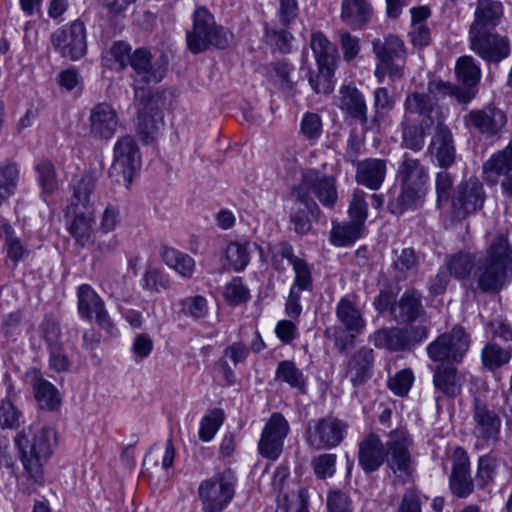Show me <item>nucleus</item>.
Returning a JSON list of instances; mask_svg holds the SVG:
<instances>
[{"instance_id": "29", "label": "nucleus", "mask_w": 512, "mask_h": 512, "mask_svg": "<svg viewBox=\"0 0 512 512\" xmlns=\"http://www.w3.org/2000/svg\"><path fill=\"white\" fill-rule=\"evenodd\" d=\"M386 161L377 158H367L356 166V181L371 190H377L386 176Z\"/></svg>"}, {"instance_id": "51", "label": "nucleus", "mask_w": 512, "mask_h": 512, "mask_svg": "<svg viewBox=\"0 0 512 512\" xmlns=\"http://www.w3.org/2000/svg\"><path fill=\"white\" fill-rule=\"evenodd\" d=\"M23 423V413L10 396L0 402V426L2 429H17Z\"/></svg>"}, {"instance_id": "10", "label": "nucleus", "mask_w": 512, "mask_h": 512, "mask_svg": "<svg viewBox=\"0 0 512 512\" xmlns=\"http://www.w3.org/2000/svg\"><path fill=\"white\" fill-rule=\"evenodd\" d=\"M285 210L291 229L300 236L311 231L312 220L320 213V208L312 197L293 188L285 199Z\"/></svg>"}, {"instance_id": "19", "label": "nucleus", "mask_w": 512, "mask_h": 512, "mask_svg": "<svg viewBox=\"0 0 512 512\" xmlns=\"http://www.w3.org/2000/svg\"><path fill=\"white\" fill-rule=\"evenodd\" d=\"M463 121L466 128L485 137H494L505 127L507 117L501 109L487 105L481 109L470 110L464 115Z\"/></svg>"}, {"instance_id": "62", "label": "nucleus", "mask_w": 512, "mask_h": 512, "mask_svg": "<svg viewBox=\"0 0 512 512\" xmlns=\"http://www.w3.org/2000/svg\"><path fill=\"white\" fill-rule=\"evenodd\" d=\"M301 133L307 140L315 141L322 133V120L317 113L306 112L301 120Z\"/></svg>"}, {"instance_id": "7", "label": "nucleus", "mask_w": 512, "mask_h": 512, "mask_svg": "<svg viewBox=\"0 0 512 512\" xmlns=\"http://www.w3.org/2000/svg\"><path fill=\"white\" fill-rule=\"evenodd\" d=\"M95 179L90 175L83 176L73 186L72 205L78 208L81 205L85 211L75 210V217L70 224L69 231L81 246L87 245L92 237L93 211L90 196L95 188Z\"/></svg>"}, {"instance_id": "58", "label": "nucleus", "mask_w": 512, "mask_h": 512, "mask_svg": "<svg viewBox=\"0 0 512 512\" xmlns=\"http://www.w3.org/2000/svg\"><path fill=\"white\" fill-rule=\"evenodd\" d=\"M368 204L365 201V192L356 189L349 204L348 213L351 221L364 225L367 218Z\"/></svg>"}, {"instance_id": "30", "label": "nucleus", "mask_w": 512, "mask_h": 512, "mask_svg": "<svg viewBox=\"0 0 512 512\" xmlns=\"http://www.w3.org/2000/svg\"><path fill=\"white\" fill-rule=\"evenodd\" d=\"M369 342L376 348H385L390 351H402L411 346V337L407 331L402 328H381L369 336Z\"/></svg>"}, {"instance_id": "15", "label": "nucleus", "mask_w": 512, "mask_h": 512, "mask_svg": "<svg viewBox=\"0 0 512 512\" xmlns=\"http://www.w3.org/2000/svg\"><path fill=\"white\" fill-rule=\"evenodd\" d=\"M292 188L298 191L301 190L308 196L312 192L319 202L328 208H333L338 199L335 178L315 169L304 171L300 183Z\"/></svg>"}, {"instance_id": "25", "label": "nucleus", "mask_w": 512, "mask_h": 512, "mask_svg": "<svg viewBox=\"0 0 512 512\" xmlns=\"http://www.w3.org/2000/svg\"><path fill=\"white\" fill-rule=\"evenodd\" d=\"M338 107L348 117L366 125L367 104L363 93L354 85H342L339 89Z\"/></svg>"}, {"instance_id": "59", "label": "nucleus", "mask_w": 512, "mask_h": 512, "mask_svg": "<svg viewBox=\"0 0 512 512\" xmlns=\"http://www.w3.org/2000/svg\"><path fill=\"white\" fill-rule=\"evenodd\" d=\"M318 74L309 75V84L316 93L329 94L333 91L334 85L332 76L335 69L318 67Z\"/></svg>"}, {"instance_id": "17", "label": "nucleus", "mask_w": 512, "mask_h": 512, "mask_svg": "<svg viewBox=\"0 0 512 512\" xmlns=\"http://www.w3.org/2000/svg\"><path fill=\"white\" fill-rule=\"evenodd\" d=\"M289 430L285 417L278 412L273 413L263 428L258 443L259 453L270 460H276L283 450L284 439Z\"/></svg>"}, {"instance_id": "4", "label": "nucleus", "mask_w": 512, "mask_h": 512, "mask_svg": "<svg viewBox=\"0 0 512 512\" xmlns=\"http://www.w3.org/2000/svg\"><path fill=\"white\" fill-rule=\"evenodd\" d=\"M129 65L134 71L135 100L145 107L151 100L147 87L163 80L167 69L166 62L162 58L153 60L150 51L138 48L131 54Z\"/></svg>"}, {"instance_id": "6", "label": "nucleus", "mask_w": 512, "mask_h": 512, "mask_svg": "<svg viewBox=\"0 0 512 512\" xmlns=\"http://www.w3.org/2000/svg\"><path fill=\"white\" fill-rule=\"evenodd\" d=\"M237 478L231 469L215 473L200 482L198 496L203 512H222L235 496Z\"/></svg>"}, {"instance_id": "8", "label": "nucleus", "mask_w": 512, "mask_h": 512, "mask_svg": "<svg viewBox=\"0 0 512 512\" xmlns=\"http://www.w3.org/2000/svg\"><path fill=\"white\" fill-rule=\"evenodd\" d=\"M412 440L404 430L390 433L386 443L387 467L393 474L394 485H405L412 481L415 473V462L409 451Z\"/></svg>"}, {"instance_id": "48", "label": "nucleus", "mask_w": 512, "mask_h": 512, "mask_svg": "<svg viewBox=\"0 0 512 512\" xmlns=\"http://www.w3.org/2000/svg\"><path fill=\"white\" fill-rule=\"evenodd\" d=\"M481 357L483 366L489 371H494L509 363L512 358V349L502 348L496 343H488L482 349Z\"/></svg>"}, {"instance_id": "56", "label": "nucleus", "mask_w": 512, "mask_h": 512, "mask_svg": "<svg viewBox=\"0 0 512 512\" xmlns=\"http://www.w3.org/2000/svg\"><path fill=\"white\" fill-rule=\"evenodd\" d=\"M453 184L454 178L452 174L447 171V169H443L436 174L435 189L437 194L436 205L438 208H441L443 203L451 200Z\"/></svg>"}, {"instance_id": "46", "label": "nucleus", "mask_w": 512, "mask_h": 512, "mask_svg": "<svg viewBox=\"0 0 512 512\" xmlns=\"http://www.w3.org/2000/svg\"><path fill=\"white\" fill-rule=\"evenodd\" d=\"M474 86L457 87L443 81H430L428 90L430 93H438L440 95H453L459 103L468 104L475 96Z\"/></svg>"}, {"instance_id": "1", "label": "nucleus", "mask_w": 512, "mask_h": 512, "mask_svg": "<svg viewBox=\"0 0 512 512\" xmlns=\"http://www.w3.org/2000/svg\"><path fill=\"white\" fill-rule=\"evenodd\" d=\"M14 443L23 466L20 487L30 495L45 483L43 464L53 453L56 433L50 427L32 424L16 434Z\"/></svg>"}, {"instance_id": "20", "label": "nucleus", "mask_w": 512, "mask_h": 512, "mask_svg": "<svg viewBox=\"0 0 512 512\" xmlns=\"http://www.w3.org/2000/svg\"><path fill=\"white\" fill-rule=\"evenodd\" d=\"M472 420V433L477 440L485 444L499 440L501 419L494 410L478 398L474 399Z\"/></svg>"}, {"instance_id": "54", "label": "nucleus", "mask_w": 512, "mask_h": 512, "mask_svg": "<svg viewBox=\"0 0 512 512\" xmlns=\"http://www.w3.org/2000/svg\"><path fill=\"white\" fill-rule=\"evenodd\" d=\"M179 306L184 315L194 320L202 319L208 313L207 300L200 295L190 296L180 300Z\"/></svg>"}, {"instance_id": "31", "label": "nucleus", "mask_w": 512, "mask_h": 512, "mask_svg": "<svg viewBox=\"0 0 512 512\" xmlns=\"http://www.w3.org/2000/svg\"><path fill=\"white\" fill-rule=\"evenodd\" d=\"M0 238L4 239L6 257L13 267L24 261L30 254L28 245L16 234L12 225L5 219L0 221Z\"/></svg>"}, {"instance_id": "39", "label": "nucleus", "mask_w": 512, "mask_h": 512, "mask_svg": "<svg viewBox=\"0 0 512 512\" xmlns=\"http://www.w3.org/2000/svg\"><path fill=\"white\" fill-rule=\"evenodd\" d=\"M311 49L318 67L336 69L339 59L338 50L321 32L312 34Z\"/></svg>"}, {"instance_id": "2", "label": "nucleus", "mask_w": 512, "mask_h": 512, "mask_svg": "<svg viewBox=\"0 0 512 512\" xmlns=\"http://www.w3.org/2000/svg\"><path fill=\"white\" fill-rule=\"evenodd\" d=\"M512 267V246L508 232H499L487 248L486 255L478 259L474 277L483 292H499L507 282Z\"/></svg>"}, {"instance_id": "22", "label": "nucleus", "mask_w": 512, "mask_h": 512, "mask_svg": "<svg viewBox=\"0 0 512 512\" xmlns=\"http://www.w3.org/2000/svg\"><path fill=\"white\" fill-rule=\"evenodd\" d=\"M427 153L435 159L439 167L447 169L456 159L453 135L448 126L438 122L435 134L428 146Z\"/></svg>"}, {"instance_id": "24", "label": "nucleus", "mask_w": 512, "mask_h": 512, "mask_svg": "<svg viewBox=\"0 0 512 512\" xmlns=\"http://www.w3.org/2000/svg\"><path fill=\"white\" fill-rule=\"evenodd\" d=\"M89 123L93 137L110 139L117 131L119 119L116 110L110 104L99 103L91 109Z\"/></svg>"}, {"instance_id": "26", "label": "nucleus", "mask_w": 512, "mask_h": 512, "mask_svg": "<svg viewBox=\"0 0 512 512\" xmlns=\"http://www.w3.org/2000/svg\"><path fill=\"white\" fill-rule=\"evenodd\" d=\"M432 93L413 92L407 95L404 108L407 115H417L418 122L433 126L437 121V101L431 96Z\"/></svg>"}, {"instance_id": "50", "label": "nucleus", "mask_w": 512, "mask_h": 512, "mask_svg": "<svg viewBox=\"0 0 512 512\" xmlns=\"http://www.w3.org/2000/svg\"><path fill=\"white\" fill-rule=\"evenodd\" d=\"M35 398L40 407L47 410L56 409L61 402L57 388L47 380H39L34 385Z\"/></svg>"}, {"instance_id": "37", "label": "nucleus", "mask_w": 512, "mask_h": 512, "mask_svg": "<svg viewBox=\"0 0 512 512\" xmlns=\"http://www.w3.org/2000/svg\"><path fill=\"white\" fill-rule=\"evenodd\" d=\"M419 263L420 257L413 248H403L400 251L393 250L391 264L393 279L396 282L406 280L410 275L416 273Z\"/></svg>"}, {"instance_id": "28", "label": "nucleus", "mask_w": 512, "mask_h": 512, "mask_svg": "<svg viewBox=\"0 0 512 512\" xmlns=\"http://www.w3.org/2000/svg\"><path fill=\"white\" fill-rule=\"evenodd\" d=\"M425 309L422 304L421 293L414 289H407L400 297L393 309V317L398 322L411 323L423 317Z\"/></svg>"}, {"instance_id": "33", "label": "nucleus", "mask_w": 512, "mask_h": 512, "mask_svg": "<svg viewBox=\"0 0 512 512\" xmlns=\"http://www.w3.org/2000/svg\"><path fill=\"white\" fill-rule=\"evenodd\" d=\"M464 382L463 375L459 374L453 366L442 364L436 366L434 370L433 384L435 389L448 397L460 395Z\"/></svg>"}, {"instance_id": "42", "label": "nucleus", "mask_w": 512, "mask_h": 512, "mask_svg": "<svg viewBox=\"0 0 512 512\" xmlns=\"http://www.w3.org/2000/svg\"><path fill=\"white\" fill-rule=\"evenodd\" d=\"M432 126L418 123H402V145L412 151H420L425 144V137Z\"/></svg>"}, {"instance_id": "41", "label": "nucleus", "mask_w": 512, "mask_h": 512, "mask_svg": "<svg viewBox=\"0 0 512 512\" xmlns=\"http://www.w3.org/2000/svg\"><path fill=\"white\" fill-rule=\"evenodd\" d=\"M19 178L18 163L5 160L0 164V205L15 193Z\"/></svg>"}, {"instance_id": "45", "label": "nucleus", "mask_w": 512, "mask_h": 512, "mask_svg": "<svg viewBox=\"0 0 512 512\" xmlns=\"http://www.w3.org/2000/svg\"><path fill=\"white\" fill-rule=\"evenodd\" d=\"M275 379L285 382L291 388L300 391H304L306 387V379L303 372L290 360H284L278 363Z\"/></svg>"}, {"instance_id": "18", "label": "nucleus", "mask_w": 512, "mask_h": 512, "mask_svg": "<svg viewBox=\"0 0 512 512\" xmlns=\"http://www.w3.org/2000/svg\"><path fill=\"white\" fill-rule=\"evenodd\" d=\"M77 297L80 316L87 320L94 318L100 328L113 335L116 330L115 326L105 309L104 301L95 290L88 284H82L78 288Z\"/></svg>"}, {"instance_id": "36", "label": "nucleus", "mask_w": 512, "mask_h": 512, "mask_svg": "<svg viewBox=\"0 0 512 512\" xmlns=\"http://www.w3.org/2000/svg\"><path fill=\"white\" fill-rule=\"evenodd\" d=\"M400 194L389 202L392 214L400 215L409 209H418L424 203L428 187L400 185Z\"/></svg>"}, {"instance_id": "14", "label": "nucleus", "mask_w": 512, "mask_h": 512, "mask_svg": "<svg viewBox=\"0 0 512 512\" xmlns=\"http://www.w3.org/2000/svg\"><path fill=\"white\" fill-rule=\"evenodd\" d=\"M470 48L487 62L499 63L510 54V43L507 37L490 30L469 31Z\"/></svg>"}, {"instance_id": "40", "label": "nucleus", "mask_w": 512, "mask_h": 512, "mask_svg": "<svg viewBox=\"0 0 512 512\" xmlns=\"http://www.w3.org/2000/svg\"><path fill=\"white\" fill-rule=\"evenodd\" d=\"M373 52L381 64H387L391 61L403 62L406 57L403 41L394 35L387 36L384 41L374 40Z\"/></svg>"}, {"instance_id": "11", "label": "nucleus", "mask_w": 512, "mask_h": 512, "mask_svg": "<svg viewBox=\"0 0 512 512\" xmlns=\"http://www.w3.org/2000/svg\"><path fill=\"white\" fill-rule=\"evenodd\" d=\"M50 40L62 57L73 61L83 57L87 50L85 25L79 20L54 31Z\"/></svg>"}, {"instance_id": "47", "label": "nucleus", "mask_w": 512, "mask_h": 512, "mask_svg": "<svg viewBox=\"0 0 512 512\" xmlns=\"http://www.w3.org/2000/svg\"><path fill=\"white\" fill-rule=\"evenodd\" d=\"M363 226L354 221L333 224L331 242L335 246L352 245L361 236Z\"/></svg>"}, {"instance_id": "38", "label": "nucleus", "mask_w": 512, "mask_h": 512, "mask_svg": "<svg viewBox=\"0 0 512 512\" xmlns=\"http://www.w3.org/2000/svg\"><path fill=\"white\" fill-rule=\"evenodd\" d=\"M449 274L458 280H467L477 269L478 259L468 251H459L448 255L445 260Z\"/></svg>"}, {"instance_id": "64", "label": "nucleus", "mask_w": 512, "mask_h": 512, "mask_svg": "<svg viewBox=\"0 0 512 512\" xmlns=\"http://www.w3.org/2000/svg\"><path fill=\"white\" fill-rule=\"evenodd\" d=\"M225 299L234 305L249 299V290L243 285L241 278H233L225 287Z\"/></svg>"}, {"instance_id": "35", "label": "nucleus", "mask_w": 512, "mask_h": 512, "mask_svg": "<svg viewBox=\"0 0 512 512\" xmlns=\"http://www.w3.org/2000/svg\"><path fill=\"white\" fill-rule=\"evenodd\" d=\"M400 185L428 187V170L420 160L404 154L397 171Z\"/></svg>"}, {"instance_id": "12", "label": "nucleus", "mask_w": 512, "mask_h": 512, "mask_svg": "<svg viewBox=\"0 0 512 512\" xmlns=\"http://www.w3.org/2000/svg\"><path fill=\"white\" fill-rule=\"evenodd\" d=\"M485 200L482 183L476 178L461 182L451 197V213L457 220H463L481 209Z\"/></svg>"}, {"instance_id": "63", "label": "nucleus", "mask_w": 512, "mask_h": 512, "mask_svg": "<svg viewBox=\"0 0 512 512\" xmlns=\"http://www.w3.org/2000/svg\"><path fill=\"white\" fill-rule=\"evenodd\" d=\"M160 124L154 117L148 114H141L138 116L137 134L143 142L149 143L154 140L155 135L160 129Z\"/></svg>"}, {"instance_id": "16", "label": "nucleus", "mask_w": 512, "mask_h": 512, "mask_svg": "<svg viewBox=\"0 0 512 512\" xmlns=\"http://www.w3.org/2000/svg\"><path fill=\"white\" fill-rule=\"evenodd\" d=\"M347 425L334 417H324L309 423L307 429V442L316 449L333 448L344 439Z\"/></svg>"}, {"instance_id": "32", "label": "nucleus", "mask_w": 512, "mask_h": 512, "mask_svg": "<svg viewBox=\"0 0 512 512\" xmlns=\"http://www.w3.org/2000/svg\"><path fill=\"white\" fill-rule=\"evenodd\" d=\"M341 19L353 29H361L373 16V8L368 0H342Z\"/></svg>"}, {"instance_id": "52", "label": "nucleus", "mask_w": 512, "mask_h": 512, "mask_svg": "<svg viewBox=\"0 0 512 512\" xmlns=\"http://www.w3.org/2000/svg\"><path fill=\"white\" fill-rule=\"evenodd\" d=\"M251 243H238L232 242L226 248V258L230 266L236 271L240 272L245 269L250 261L249 247Z\"/></svg>"}, {"instance_id": "9", "label": "nucleus", "mask_w": 512, "mask_h": 512, "mask_svg": "<svg viewBox=\"0 0 512 512\" xmlns=\"http://www.w3.org/2000/svg\"><path fill=\"white\" fill-rule=\"evenodd\" d=\"M141 166V154L133 137L126 135L114 145V159L109 170L110 177L127 188Z\"/></svg>"}, {"instance_id": "21", "label": "nucleus", "mask_w": 512, "mask_h": 512, "mask_svg": "<svg viewBox=\"0 0 512 512\" xmlns=\"http://www.w3.org/2000/svg\"><path fill=\"white\" fill-rule=\"evenodd\" d=\"M475 483L470 472L469 456L462 447H457L452 454L449 489L454 496L466 499L474 492Z\"/></svg>"}, {"instance_id": "43", "label": "nucleus", "mask_w": 512, "mask_h": 512, "mask_svg": "<svg viewBox=\"0 0 512 512\" xmlns=\"http://www.w3.org/2000/svg\"><path fill=\"white\" fill-rule=\"evenodd\" d=\"M163 261L184 278H191L195 271V260L188 254L173 248H165Z\"/></svg>"}, {"instance_id": "44", "label": "nucleus", "mask_w": 512, "mask_h": 512, "mask_svg": "<svg viewBox=\"0 0 512 512\" xmlns=\"http://www.w3.org/2000/svg\"><path fill=\"white\" fill-rule=\"evenodd\" d=\"M484 173L497 177L512 170V140L501 151L493 154L483 166Z\"/></svg>"}, {"instance_id": "49", "label": "nucleus", "mask_w": 512, "mask_h": 512, "mask_svg": "<svg viewBox=\"0 0 512 512\" xmlns=\"http://www.w3.org/2000/svg\"><path fill=\"white\" fill-rule=\"evenodd\" d=\"M455 73L464 86L476 87L481 79V69L471 56H462L457 60Z\"/></svg>"}, {"instance_id": "23", "label": "nucleus", "mask_w": 512, "mask_h": 512, "mask_svg": "<svg viewBox=\"0 0 512 512\" xmlns=\"http://www.w3.org/2000/svg\"><path fill=\"white\" fill-rule=\"evenodd\" d=\"M386 451L380 437L370 433L358 444V465L366 474L376 472L385 461Z\"/></svg>"}, {"instance_id": "27", "label": "nucleus", "mask_w": 512, "mask_h": 512, "mask_svg": "<svg viewBox=\"0 0 512 512\" xmlns=\"http://www.w3.org/2000/svg\"><path fill=\"white\" fill-rule=\"evenodd\" d=\"M374 363L373 349L360 347L347 363V374L354 387L363 385L372 376Z\"/></svg>"}, {"instance_id": "60", "label": "nucleus", "mask_w": 512, "mask_h": 512, "mask_svg": "<svg viewBox=\"0 0 512 512\" xmlns=\"http://www.w3.org/2000/svg\"><path fill=\"white\" fill-rule=\"evenodd\" d=\"M413 381V372L410 369H403L389 378L388 387L394 394L403 397L411 389Z\"/></svg>"}, {"instance_id": "5", "label": "nucleus", "mask_w": 512, "mask_h": 512, "mask_svg": "<svg viewBox=\"0 0 512 512\" xmlns=\"http://www.w3.org/2000/svg\"><path fill=\"white\" fill-rule=\"evenodd\" d=\"M186 41L193 54L204 52L211 46L223 49L229 44L225 29L217 26L214 16L202 6L197 7L193 13V27L187 31Z\"/></svg>"}, {"instance_id": "34", "label": "nucleus", "mask_w": 512, "mask_h": 512, "mask_svg": "<svg viewBox=\"0 0 512 512\" xmlns=\"http://www.w3.org/2000/svg\"><path fill=\"white\" fill-rule=\"evenodd\" d=\"M502 16L503 7L499 1L478 0L475 20L471 24L469 31L491 30L500 23Z\"/></svg>"}, {"instance_id": "57", "label": "nucleus", "mask_w": 512, "mask_h": 512, "mask_svg": "<svg viewBox=\"0 0 512 512\" xmlns=\"http://www.w3.org/2000/svg\"><path fill=\"white\" fill-rule=\"evenodd\" d=\"M496 472V460L489 456L484 455L478 459L477 473L475 477L476 485L479 488H484L493 481Z\"/></svg>"}, {"instance_id": "55", "label": "nucleus", "mask_w": 512, "mask_h": 512, "mask_svg": "<svg viewBox=\"0 0 512 512\" xmlns=\"http://www.w3.org/2000/svg\"><path fill=\"white\" fill-rule=\"evenodd\" d=\"M38 181L43 191L52 194L58 188L54 165L48 160H42L36 165Z\"/></svg>"}, {"instance_id": "61", "label": "nucleus", "mask_w": 512, "mask_h": 512, "mask_svg": "<svg viewBox=\"0 0 512 512\" xmlns=\"http://www.w3.org/2000/svg\"><path fill=\"white\" fill-rule=\"evenodd\" d=\"M39 330L42 334V338L46 342L47 349L62 344L61 328L57 320L50 317L45 318L41 322Z\"/></svg>"}, {"instance_id": "3", "label": "nucleus", "mask_w": 512, "mask_h": 512, "mask_svg": "<svg viewBox=\"0 0 512 512\" xmlns=\"http://www.w3.org/2000/svg\"><path fill=\"white\" fill-rule=\"evenodd\" d=\"M335 313L341 325L327 327L325 336L333 341L339 353H345L354 346L356 336L364 331L366 321L362 312L346 297L339 300Z\"/></svg>"}, {"instance_id": "53", "label": "nucleus", "mask_w": 512, "mask_h": 512, "mask_svg": "<svg viewBox=\"0 0 512 512\" xmlns=\"http://www.w3.org/2000/svg\"><path fill=\"white\" fill-rule=\"evenodd\" d=\"M224 421V413L221 409H213L207 413L200 422L199 438L204 441H210Z\"/></svg>"}, {"instance_id": "13", "label": "nucleus", "mask_w": 512, "mask_h": 512, "mask_svg": "<svg viewBox=\"0 0 512 512\" xmlns=\"http://www.w3.org/2000/svg\"><path fill=\"white\" fill-rule=\"evenodd\" d=\"M469 348V338L461 327H454L450 332L443 333L427 346L431 360L460 361Z\"/></svg>"}]
</instances>
